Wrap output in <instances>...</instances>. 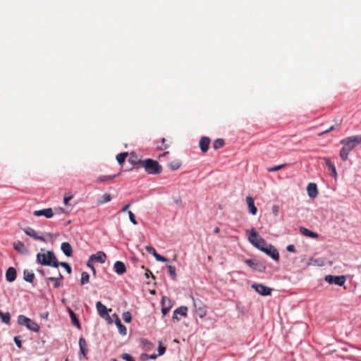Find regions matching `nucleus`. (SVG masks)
I'll return each instance as SVG.
<instances>
[{
  "label": "nucleus",
  "instance_id": "nucleus-1",
  "mask_svg": "<svg viewBox=\"0 0 361 361\" xmlns=\"http://www.w3.org/2000/svg\"><path fill=\"white\" fill-rule=\"evenodd\" d=\"M343 147L340 151V157L343 161H346L352 150L361 144V135H353L341 140Z\"/></svg>",
  "mask_w": 361,
  "mask_h": 361
},
{
  "label": "nucleus",
  "instance_id": "nucleus-2",
  "mask_svg": "<svg viewBox=\"0 0 361 361\" xmlns=\"http://www.w3.org/2000/svg\"><path fill=\"white\" fill-rule=\"evenodd\" d=\"M137 162L142 164V166L149 174L157 175L161 173L162 171V168L159 164L158 161L152 159H146L144 160L139 159Z\"/></svg>",
  "mask_w": 361,
  "mask_h": 361
},
{
  "label": "nucleus",
  "instance_id": "nucleus-3",
  "mask_svg": "<svg viewBox=\"0 0 361 361\" xmlns=\"http://www.w3.org/2000/svg\"><path fill=\"white\" fill-rule=\"evenodd\" d=\"M18 323L34 332H37L39 330V326L36 322L22 314L18 317Z\"/></svg>",
  "mask_w": 361,
  "mask_h": 361
},
{
  "label": "nucleus",
  "instance_id": "nucleus-4",
  "mask_svg": "<svg viewBox=\"0 0 361 361\" xmlns=\"http://www.w3.org/2000/svg\"><path fill=\"white\" fill-rule=\"evenodd\" d=\"M37 262L44 266H50L54 268L59 267L58 262L51 263L48 259V251L46 252H39L37 255Z\"/></svg>",
  "mask_w": 361,
  "mask_h": 361
},
{
  "label": "nucleus",
  "instance_id": "nucleus-5",
  "mask_svg": "<svg viewBox=\"0 0 361 361\" xmlns=\"http://www.w3.org/2000/svg\"><path fill=\"white\" fill-rule=\"evenodd\" d=\"M324 281L329 284H336L342 286L345 284L346 278L345 276L326 275L324 277Z\"/></svg>",
  "mask_w": 361,
  "mask_h": 361
},
{
  "label": "nucleus",
  "instance_id": "nucleus-6",
  "mask_svg": "<svg viewBox=\"0 0 361 361\" xmlns=\"http://www.w3.org/2000/svg\"><path fill=\"white\" fill-rule=\"evenodd\" d=\"M262 252L266 253L275 261H278L279 259L278 250L271 244H268L264 248H262Z\"/></svg>",
  "mask_w": 361,
  "mask_h": 361
},
{
  "label": "nucleus",
  "instance_id": "nucleus-7",
  "mask_svg": "<svg viewBox=\"0 0 361 361\" xmlns=\"http://www.w3.org/2000/svg\"><path fill=\"white\" fill-rule=\"evenodd\" d=\"M251 288L255 289L256 292L263 296L270 295L271 289L267 286L259 283H252Z\"/></svg>",
  "mask_w": 361,
  "mask_h": 361
},
{
  "label": "nucleus",
  "instance_id": "nucleus-8",
  "mask_svg": "<svg viewBox=\"0 0 361 361\" xmlns=\"http://www.w3.org/2000/svg\"><path fill=\"white\" fill-rule=\"evenodd\" d=\"M262 237L256 231L255 228H252L249 231L248 241L255 247V245L262 240Z\"/></svg>",
  "mask_w": 361,
  "mask_h": 361
},
{
  "label": "nucleus",
  "instance_id": "nucleus-9",
  "mask_svg": "<svg viewBox=\"0 0 361 361\" xmlns=\"http://www.w3.org/2000/svg\"><path fill=\"white\" fill-rule=\"evenodd\" d=\"M23 231L27 235H29L30 237L32 238L35 240H40L42 242L46 241L45 238L43 236L39 235L35 229L30 227H26L25 228L23 229Z\"/></svg>",
  "mask_w": 361,
  "mask_h": 361
},
{
  "label": "nucleus",
  "instance_id": "nucleus-10",
  "mask_svg": "<svg viewBox=\"0 0 361 361\" xmlns=\"http://www.w3.org/2000/svg\"><path fill=\"white\" fill-rule=\"evenodd\" d=\"M245 263L252 269L259 272H263L265 270V267L258 263L255 259H247L245 260Z\"/></svg>",
  "mask_w": 361,
  "mask_h": 361
},
{
  "label": "nucleus",
  "instance_id": "nucleus-11",
  "mask_svg": "<svg viewBox=\"0 0 361 361\" xmlns=\"http://www.w3.org/2000/svg\"><path fill=\"white\" fill-rule=\"evenodd\" d=\"M33 214L36 216H44L47 219H50L54 216V212L51 208L35 210Z\"/></svg>",
  "mask_w": 361,
  "mask_h": 361
},
{
  "label": "nucleus",
  "instance_id": "nucleus-12",
  "mask_svg": "<svg viewBox=\"0 0 361 361\" xmlns=\"http://www.w3.org/2000/svg\"><path fill=\"white\" fill-rule=\"evenodd\" d=\"M90 258L94 262H99L103 264L105 262L106 259V254L102 251H99L96 254L92 255Z\"/></svg>",
  "mask_w": 361,
  "mask_h": 361
},
{
  "label": "nucleus",
  "instance_id": "nucleus-13",
  "mask_svg": "<svg viewBox=\"0 0 361 361\" xmlns=\"http://www.w3.org/2000/svg\"><path fill=\"white\" fill-rule=\"evenodd\" d=\"M161 305H163L161 308V313L163 316H166L168 312L170 310L171 307V300L166 296L162 297L161 299Z\"/></svg>",
  "mask_w": 361,
  "mask_h": 361
},
{
  "label": "nucleus",
  "instance_id": "nucleus-14",
  "mask_svg": "<svg viewBox=\"0 0 361 361\" xmlns=\"http://www.w3.org/2000/svg\"><path fill=\"white\" fill-rule=\"evenodd\" d=\"M307 192L310 198H314L318 195L317 186L314 183H310L307 186Z\"/></svg>",
  "mask_w": 361,
  "mask_h": 361
},
{
  "label": "nucleus",
  "instance_id": "nucleus-15",
  "mask_svg": "<svg viewBox=\"0 0 361 361\" xmlns=\"http://www.w3.org/2000/svg\"><path fill=\"white\" fill-rule=\"evenodd\" d=\"M114 270L117 274L121 275L126 271V267L123 262L116 261L114 264Z\"/></svg>",
  "mask_w": 361,
  "mask_h": 361
},
{
  "label": "nucleus",
  "instance_id": "nucleus-16",
  "mask_svg": "<svg viewBox=\"0 0 361 361\" xmlns=\"http://www.w3.org/2000/svg\"><path fill=\"white\" fill-rule=\"evenodd\" d=\"M17 273L14 267H9L6 272V279L8 282H13L16 279Z\"/></svg>",
  "mask_w": 361,
  "mask_h": 361
},
{
  "label": "nucleus",
  "instance_id": "nucleus-17",
  "mask_svg": "<svg viewBox=\"0 0 361 361\" xmlns=\"http://www.w3.org/2000/svg\"><path fill=\"white\" fill-rule=\"evenodd\" d=\"M80 353H79V358L82 359V357H85L86 356V347L87 343L84 338L81 337L78 341Z\"/></svg>",
  "mask_w": 361,
  "mask_h": 361
},
{
  "label": "nucleus",
  "instance_id": "nucleus-18",
  "mask_svg": "<svg viewBox=\"0 0 361 361\" xmlns=\"http://www.w3.org/2000/svg\"><path fill=\"white\" fill-rule=\"evenodd\" d=\"M246 203L247 204L249 212L252 215H255L257 212V209L255 206L253 198L250 196H247L246 197Z\"/></svg>",
  "mask_w": 361,
  "mask_h": 361
},
{
  "label": "nucleus",
  "instance_id": "nucleus-19",
  "mask_svg": "<svg viewBox=\"0 0 361 361\" xmlns=\"http://www.w3.org/2000/svg\"><path fill=\"white\" fill-rule=\"evenodd\" d=\"M210 140L207 137H202L200 140V147L202 152H207L209 149Z\"/></svg>",
  "mask_w": 361,
  "mask_h": 361
},
{
  "label": "nucleus",
  "instance_id": "nucleus-20",
  "mask_svg": "<svg viewBox=\"0 0 361 361\" xmlns=\"http://www.w3.org/2000/svg\"><path fill=\"white\" fill-rule=\"evenodd\" d=\"M114 316H115L116 317V319H115V324L116 325L118 329V331H119V334H121V335H126L127 334V329L126 328V326L122 324L120 319L118 318V317L117 316V314H114Z\"/></svg>",
  "mask_w": 361,
  "mask_h": 361
},
{
  "label": "nucleus",
  "instance_id": "nucleus-21",
  "mask_svg": "<svg viewBox=\"0 0 361 361\" xmlns=\"http://www.w3.org/2000/svg\"><path fill=\"white\" fill-rule=\"evenodd\" d=\"M61 249L62 252H63V254L66 257L71 256V255L73 253V249H72L70 243H68L67 242L62 243L61 245Z\"/></svg>",
  "mask_w": 361,
  "mask_h": 361
},
{
  "label": "nucleus",
  "instance_id": "nucleus-22",
  "mask_svg": "<svg viewBox=\"0 0 361 361\" xmlns=\"http://www.w3.org/2000/svg\"><path fill=\"white\" fill-rule=\"evenodd\" d=\"M299 230L300 233L305 236H307L311 238H317L318 237V234L317 233H314L305 227H300Z\"/></svg>",
  "mask_w": 361,
  "mask_h": 361
},
{
  "label": "nucleus",
  "instance_id": "nucleus-23",
  "mask_svg": "<svg viewBox=\"0 0 361 361\" xmlns=\"http://www.w3.org/2000/svg\"><path fill=\"white\" fill-rule=\"evenodd\" d=\"M96 308L99 314L102 317H104L107 314V308L100 301L96 303Z\"/></svg>",
  "mask_w": 361,
  "mask_h": 361
},
{
  "label": "nucleus",
  "instance_id": "nucleus-24",
  "mask_svg": "<svg viewBox=\"0 0 361 361\" xmlns=\"http://www.w3.org/2000/svg\"><path fill=\"white\" fill-rule=\"evenodd\" d=\"M23 279L29 283L33 282L35 279V274L32 271H29L27 269L24 270L23 271Z\"/></svg>",
  "mask_w": 361,
  "mask_h": 361
},
{
  "label": "nucleus",
  "instance_id": "nucleus-25",
  "mask_svg": "<svg viewBox=\"0 0 361 361\" xmlns=\"http://www.w3.org/2000/svg\"><path fill=\"white\" fill-rule=\"evenodd\" d=\"M68 312L69 316L71 319V322H72L73 324L75 326H76L78 329H80V324L78 319H77V317L75 316V314L70 308L68 309Z\"/></svg>",
  "mask_w": 361,
  "mask_h": 361
},
{
  "label": "nucleus",
  "instance_id": "nucleus-26",
  "mask_svg": "<svg viewBox=\"0 0 361 361\" xmlns=\"http://www.w3.org/2000/svg\"><path fill=\"white\" fill-rule=\"evenodd\" d=\"M14 248L20 253H25L27 252V248L24 244L20 241H17L13 244Z\"/></svg>",
  "mask_w": 361,
  "mask_h": 361
},
{
  "label": "nucleus",
  "instance_id": "nucleus-27",
  "mask_svg": "<svg viewBox=\"0 0 361 361\" xmlns=\"http://www.w3.org/2000/svg\"><path fill=\"white\" fill-rule=\"evenodd\" d=\"M0 319L3 323L8 324L11 320V314L9 312H2L0 311Z\"/></svg>",
  "mask_w": 361,
  "mask_h": 361
},
{
  "label": "nucleus",
  "instance_id": "nucleus-28",
  "mask_svg": "<svg viewBox=\"0 0 361 361\" xmlns=\"http://www.w3.org/2000/svg\"><path fill=\"white\" fill-rule=\"evenodd\" d=\"M326 166L328 167L329 171L332 173V176L334 177L337 176V171L335 166L329 161V159H325Z\"/></svg>",
  "mask_w": 361,
  "mask_h": 361
},
{
  "label": "nucleus",
  "instance_id": "nucleus-29",
  "mask_svg": "<svg viewBox=\"0 0 361 361\" xmlns=\"http://www.w3.org/2000/svg\"><path fill=\"white\" fill-rule=\"evenodd\" d=\"M174 312L178 315L186 317L188 313V308L185 306H180L174 310Z\"/></svg>",
  "mask_w": 361,
  "mask_h": 361
},
{
  "label": "nucleus",
  "instance_id": "nucleus-30",
  "mask_svg": "<svg viewBox=\"0 0 361 361\" xmlns=\"http://www.w3.org/2000/svg\"><path fill=\"white\" fill-rule=\"evenodd\" d=\"M117 176L116 174L113 176H99L97 180L98 182H106V181H110L112 180L114 178Z\"/></svg>",
  "mask_w": 361,
  "mask_h": 361
},
{
  "label": "nucleus",
  "instance_id": "nucleus-31",
  "mask_svg": "<svg viewBox=\"0 0 361 361\" xmlns=\"http://www.w3.org/2000/svg\"><path fill=\"white\" fill-rule=\"evenodd\" d=\"M180 166L181 161L180 160H174L169 164V167L173 171L178 169Z\"/></svg>",
  "mask_w": 361,
  "mask_h": 361
},
{
  "label": "nucleus",
  "instance_id": "nucleus-32",
  "mask_svg": "<svg viewBox=\"0 0 361 361\" xmlns=\"http://www.w3.org/2000/svg\"><path fill=\"white\" fill-rule=\"evenodd\" d=\"M167 269H168V271H169V274L171 276V278L173 279V280H175L176 278V268L175 267L172 266V265H168L167 266Z\"/></svg>",
  "mask_w": 361,
  "mask_h": 361
},
{
  "label": "nucleus",
  "instance_id": "nucleus-33",
  "mask_svg": "<svg viewBox=\"0 0 361 361\" xmlns=\"http://www.w3.org/2000/svg\"><path fill=\"white\" fill-rule=\"evenodd\" d=\"M90 275L87 272L83 271L81 274V285L87 284L89 282Z\"/></svg>",
  "mask_w": 361,
  "mask_h": 361
},
{
  "label": "nucleus",
  "instance_id": "nucleus-34",
  "mask_svg": "<svg viewBox=\"0 0 361 361\" xmlns=\"http://www.w3.org/2000/svg\"><path fill=\"white\" fill-rule=\"evenodd\" d=\"M127 156H128L127 152H123V153H120V154H117L116 160H117L118 163L119 164H122L124 162Z\"/></svg>",
  "mask_w": 361,
  "mask_h": 361
},
{
  "label": "nucleus",
  "instance_id": "nucleus-35",
  "mask_svg": "<svg viewBox=\"0 0 361 361\" xmlns=\"http://www.w3.org/2000/svg\"><path fill=\"white\" fill-rule=\"evenodd\" d=\"M122 318L126 323H130L132 320V316L130 312L127 311L122 314Z\"/></svg>",
  "mask_w": 361,
  "mask_h": 361
},
{
  "label": "nucleus",
  "instance_id": "nucleus-36",
  "mask_svg": "<svg viewBox=\"0 0 361 361\" xmlns=\"http://www.w3.org/2000/svg\"><path fill=\"white\" fill-rule=\"evenodd\" d=\"M47 283H48L49 281H54V288H58L60 287L61 283L60 281L55 277H49L46 279Z\"/></svg>",
  "mask_w": 361,
  "mask_h": 361
},
{
  "label": "nucleus",
  "instance_id": "nucleus-37",
  "mask_svg": "<svg viewBox=\"0 0 361 361\" xmlns=\"http://www.w3.org/2000/svg\"><path fill=\"white\" fill-rule=\"evenodd\" d=\"M224 141L222 139H216L214 142V149H219L224 146Z\"/></svg>",
  "mask_w": 361,
  "mask_h": 361
},
{
  "label": "nucleus",
  "instance_id": "nucleus-38",
  "mask_svg": "<svg viewBox=\"0 0 361 361\" xmlns=\"http://www.w3.org/2000/svg\"><path fill=\"white\" fill-rule=\"evenodd\" d=\"M267 245L265 240L262 238V240H260L257 245H255V247L262 251V248H264Z\"/></svg>",
  "mask_w": 361,
  "mask_h": 361
},
{
  "label": "nucleus",
  "instance_id": "nucleus-39",
  "mask_svg": "<svg viewBox=\"0 0 361 361\" xmlns=\"http://www.w3.org/2000/svg\"><path fill=\"white\" fill-rule=\"evenodd\" d=\"M48 259L51 263L59 262L52 251H48Z\"/></svg>",
  "mask_w": 361,
  "mask_h": 361
},
{
  "label": "nucleus",
  "instance_id": "nucleus-40",
  "mask_svg": "<svg viewBox=\"0 0 361 361\" xmlns=\"http://www.w3.org/2000/svg\"><path fill=\"white\" fill-rule=\"evenodd\" d=\"M59 266L63 267L68 274H71L72 271L71 267L66 262H58Z\"/></svg>",
  "mask_w": 361,
  "mask_h": 361
},
{
  "label": "nucleus",
  "instance_id": "nucleus-41",
  "mask_svg": "<svg viewBox=\"0 0 361 361\" xmlns=\"http://www.w3.org/2000/svg\"><path fill=\"white\" fill-rule=\"evenodd\" d=\"M111 200V195L105 193L102 195V200L99 202L102 204L109 202Z\"/></svg>",
  "mask_w": 361,
  "mask_h": 361
},
{
  "label": "nucleus",
  "instance_id": "nucleus-42",
  "mask_svg": "<svg viewBox=\"0 0 361 361\" xmlns=\"http://www.w3.org/2000/svg\"><path fill=\"white\" fill-rule=\"evenodd\" d=\"M128 213L129 219H130V222L134 225H137V222L135 219V214L131 211H128Z\"/></svg>",
  "mask_w": 361,
  "mask_h": 361
},
{
  "label": "nucleus",
  "instance_id": "nucleus-43",
  "mask_svg": "<svg viewBox=\"0 0 361 361\" xmlns=\"http://www.w3.org/2000/svg\"><path fill=\"white\" fill-rule=\"evenodd\" d=\"M285 166H286V164H281V165H278V166H274V167H271V168L268 169V171L269 172L277 171L283 169Z\"/></svg>",
  "mask_w": 361,
  "mask_h": 361
},
{
  "label": "nucleus",
  "instance_id": "nucleus-44",
  "mask_svg": "<svg viewBox=\"0 0 361 361\" xmlns=\"http://www.w3.org/2000/svg\"><path fill=\"white\" fill-rule=\"evenodd\" d=\"M154 258L156 259L157 261L158 262H169V259L159 255L158 253H157V255H155Z\"/></svg>",
  "mask_w": 361,
  "mask_h": 361
},
{
  "label": "nucleus",
  "instance_id": "nucleus-45",
  "mask_svg": "<svg viewBox=\"0 0 361 361\" xmlns=\"http://www.w3.org/2000/svg\"><path fill=\"white\" fill-rule=\"evenodd\" d=\"M145 250L147 251L148 253L152 255L154 257H155V255H157V252H156V250L151 247V246H146L145 247Z\"/></svg>",
  "mask_w": 361,
  "mask_h": 361
},
{
  "label": "nucleus",
  "instance_id": "nucleus-46",
  "mask_svg": "<svg viewBox=\"0 0 361 361\" xmlns=\"http://www.w3.org/2000/svg\"><path fill=\"white\" fill-rule=\"evenodd\" d=\"M272 214L274 216H278L279 214V209L277 205H273L271 207Z\"/></svg>",
  "mask_w": 361,
  "mask_h": 361
},
{
  "label": "nucleus",
  "instance_id": "nucleus-47",
  "mask_svg": "<svg viewBox=\"0 0 361 361\" xmlns=\"http://www.w3.org/2000/svg\"><path fill=\"white\" fill-rule=\"evenodd\" d=\"M121 357L126 361H134L133 358L128 353H123Z\"/></svg>",
  "mask_w": 361,
  "mask_h": 361
},
{
  "label": "nucleus",
  "instance_id": "nucleus-48",
  "mask_svg": "<svg viewBox=\"0 0 361 361\" xmlns=\"http://www.w3.org/2000/svg\"><path fill=\"white\" fill-rule=\"evenodd\" d=\"M94 262L92 260H91L90 258H89L88 261H87V266L90 268L92 271L94 273L95 272V269L94 267Z\"/></svg>",
  "mask_w": 361,
  "mask_h": 361
},
{
  "label": "nucleus",
  "instance_id": "nucleus-49",
  "mask_svg": "<svg viewBox=\"0 0 361 361\" xmlns=\"http://www.w3.org/2000/svg\"><path fill=\"white\" fill-rule=\"evenodd\" d=\"M165 350H166L165 347L162 346L161 343H159V345L158 348L159 355H163L164 353Z\"/></svg>",
  "mask_w": 361,
  "mask_h": 361
},
{
  "label": "nucleus",
  "instance_id": "nucleus-50",
  "mask_svg": "<svg viewBox=\"0 0 361 361\" xmlns=\"http://www.w3.org/2000/svg\"><path fill=\"white\" fill-rule=\"evenodd\" d=\"M66 212L65 209L62 207H58L55 209V214H64Z\"/></svg>",
  "mask_w": 361,
  "mask_h": 361
},
{
  "label": "nucleus",
  "instance_id": "nucleus-51",
  "mask_svg": "<svg viewBox=\"0 0 361 361\" xmlns=\"http://www.w3.org/2000/svg\"><path fill=\"white\" fill-rule=\"evenodd\" d=\"M14 342L18 348H21V346H22L21 341L19 339L18 337H17V336L14 337Z\"/></svg>",
  "mask_w": 361,
  "mask_h": 361
},
{
  "label": "nucleus",
  "instance_id": "nucleus-52",
  "mask_svg": "<svg viewBox=\"0 0 361 361\" xmlns=\"http://www.w3.org/2000/svg\"><path fill=\"white\" fill-rule=\"evenodd\" d=\"M286 250H287V251L290 252H295V248L293 245H288L286 247Z\"/></svg>",
  "mask_w": 361,
  "mask_h": 361
},
{
  "label": "nucleus",
  "instance_id": "nucleus-53",
  "mask_svg": "<svg viewBox=\"0 0 361 361\" xmlns=\"http://www.w3.org/2000/svg\"><path fill=\"white\" fill-rule=\"evenodd\" d=\"M72 199V196H65L63 198V202L65 204H68V202Z\"/></svg>",
  "mask_w": 361,
  "mask_h": 361
},
{
  "label": "nucleus",
  "instance_id": "nucleus-54",
  "mask_svg": "<svg viewBox=\"0 0 361 361\" xmlns=\"http://www.w3.org/2000/svg\"><path fill=\"white\" fill-rule=\"evenodd\" d=\"M130 204H126L125 206H123L121 210V212H126L128 210L129 207H130Z\"/></svg>",
  "mask_w": 361,
  "mask_h": 361
},
{
  "label": "nucleus",
  "instance_id": "nucleus-55",
  "mask_svg": "<svg viewBox=\"0 0 361 361\" xmlns=\"http://www.w3.org/2000/svg\"><path fill=\"white\" fill-rule=\"evenodd\" d=\"M142 343H143V345H144L145 346H146V347H147V348H149V347L151 346V345H152V344H151V343H150V342H149V341H147V340H143V341H142Z\"/></svg>",
  "mask_w": 361,
  "mask_h": 361
},
{
  "label": "nucleus",
  "instance_id": "nucleus-56",
  "mask_svg": "<svg viewBox=\"0 0 361 361\" xmlns=\"http://www.w3.org/2000/svg\"><path fill=\"white\" fill-rule=\"evenodd\" d=\"M172 319L173 322H178L179 321V318L178 317V314L173 312Z\"/></svg>",
  "mask_w": 361,
  "mask_h": 361
},
{
  "label": "nucleus",
  "instance_id": "nucleus-57",
  "mask_svg": "<svg viewBox=\"0 0 361 361\" xmlns=\"http://www.w3.org/2000/svg\"><path fill=\"white\" fill-rule=\"evenodd\" d=\"M334 128V127L332 126L329 129H327V130L323 131L322 133H320V135L327 133L331 131Z\"/></svg>",
  "mask_w": 361,
  "mask_h": 361
},
{
  "label": "nucleus",
  "instance_id": "nucleus-58",
  "mask_svg": "<svg viewBox=\"0 0 361 361\" xmlns=\"http://www.w3.org/2000/svg\"><path fill=\"white\" fill-rule=\"evenodd\" d=\"M141 358H142V360H146L147 359H149V355L147 354H145V353L141 355Z\"/></svg>",
  "mask_w": 361,
  "mask_h": 361
},
{
  "label": "nucleus",
  "instance_id": "nucleus-59",
  "mask_svg": "<svg viewBox=\"0 0 361 361\" xmlns=\"http://www.w3.org/2000/svg\"><path fill=\"white\" fill-rule=\"evenodd\" d=\"M55 278H56L59 281L61 279H63V276L61 275V274L58 271V274H57V276H54Z\"/></svg>",
  "mask_w": 361,
  "mask_h": 361
},
{
  "label": "nucleus",
  "instance_id": "nucleus-60",
  "mask_svg": "<svg viewBox=\"0 0 361 361\" xmlns=\"http://www.w3.org/2000/svg\"><path fill=\"white\" fill-rule=\"evenodd\" d=\"M157 354H152L150 355H149V359H152V360H154L157 357Z\"/></svg>",
  "mask_w": 361,
  "mask_h": 361
},
{
  "label": "nucleus",
  "instance_id": "nucleus-61",
  "mask_svg": "<svg viewBox=\"0 0 361 361\" xmlns=\"http://www.w3.org/2000/svg\"><path fill=\"white\" fill-rule=\"evenodd\" d=\"M149 275L152 276V273L150 271L147 270V271H146V273H145V276H146V277H147V278H149Z\"/></svg>",
  "mask_w": 361,
  "mask_h": 361
},
{
  "label": "nucleus",
  "instance_id": "nucleus-62",
  "mask_svg": "<svg viewBox=\"0 0 361 361\" xmlns=\"http://www.w3.org/2000/svg\"><path fill=\"white\" fill-rule=\"evenodd\" d=\"M37 271L40 273L41 275L44 276L45 273L43 269H37Z\"/></svg>",
  "mask_w": 361,
  "mask_h": 361
},
{
  "label": "nucleus",
  "instance_id": "nucleus-63",
  "mask_svg": "<svg viewBox=\"0 0 361 361\" xmlns=\"http://www.w3.org/2000/svg\"><path fill=\"white\" fill-rule=\"evenodd\" d=\"M168 147H169V145H164V147H158V149H159L162 150V149H167Z\"/></svg>",
  "mask_w": 361,
  "mask_h": 361
},
{
  "label": "nucleus",
  "instance_id": "nucleus-64",
  "mask_svg": "<svg viewBox=\"0 0 361 361\" xmlns=\"http://www.w3.org/2000/svg\"><path fill=\"white\" fill-rule=\"evenodd\" d=\"M214 231V233H217L219 232V228L218 227H216V228H215Z\"/></svg>",
  "mask_w": 361,
  "mask_h": 361
}]
</instances>
